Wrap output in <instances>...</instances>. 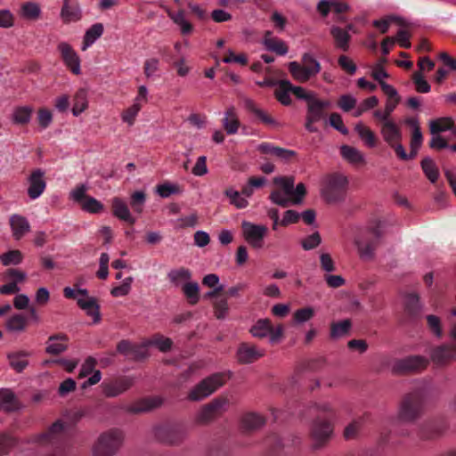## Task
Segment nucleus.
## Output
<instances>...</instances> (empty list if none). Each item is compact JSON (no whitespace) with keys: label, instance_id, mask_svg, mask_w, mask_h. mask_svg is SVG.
<instances>
[{"label":"nucleus","instance_id":"c85d7f7f","mask_svg":"<svg viewBox=\"0 0 456 456\" xmlns=\"http://www.w3.org/2000/svg\"><path fill=\"white\" fill-rule=\"evenodd\" d=\"M381 134L384 141L391 145L402 140V132L399 126L393 121H386L381 127Z\"/></svg>","mask_w":456,"mask_h":456},{"label":"nucleus","instance_id":"6ab92c4d","mask_svg":"<svg viewBox=\"0 0 456 456\" xmlns=\"http://www.w3.org/2000/svg\"><path fill=\"white\" fill-rule=\"evenodd\" d=\"M445 431V428L437 422L428 421L423 423L418 432V436L423 441H431L440 438Z\"/></svg>","mask_w":456,"mask_h":456},{"label":"nucleus","instance_id":"20e7f679","mask_svg":"<svg viewBox=\"0 0 456 456\" xmlns=\"http://www.w3.org/2000/svg\"><path fill=\"white\" fill-rule=\"evenodd\" d=\"M231 378V373L226 374L225 372H216L210 376L206 377L194 386L187 395V399L191 402L201 401L219 387H223L227 380Z\"/></svg>","mask_w":456,"mask_h":456},{"label":"nucleus","instance_id":"37998d69","mask_svg":"<svg viewBox=\"0 0 456 456\" xmlns=\"http://www.w3.org/2000/svg\"><path fill=\"white\" fill-rule=\"evenodd\" d=\"M172 20L180 27L183 35H189L193 31V26L185 19V13L180 9L176 13H168Z\"/></svg>","mask_w":456,"mask_h":456},{"label":"nucleus","instance_id":"a19ab883","mask_svg":"<svg viewBox=\"0 0 456 456\" xmlns=\"http://www.w3.org/2000/svg\"><path fill=\"white\" fill-rule=\"evenodd\" d=\"M354 130L367 146L373 148L377 145V137L370 127L366 126L362 122H359L355 125Z\"/></svg>","mask_w":456,"mask_h":456},{"label":"nucleus","instance_id":"a211bd4d","mask_svg":"<svg viewBox=\"0 0 456 456\" xmlns=\"http://www.w3.org/2000/svg\"><path fill=\"white\" fill-rule=\"evenodd\" d=\"M265 355V350L258 349L255 345L249 343L240 344L236 357L240 364H249Z\"/></svg>","mask_w":456,"mask_h":456},{"label":"nucleus","instance_id":"39448f33","mask_svg":"<svg viewBox=\"0 0 456 456\" xmlns=\"http://www.w3.org/2000/svg\"><path fill=\"white\" fill-rule=\"evenodd\" d=\"M124 439L122 430L110 428L99 436L94 444L93 453L94 456H113L123 445Z\"/></svg>","mask_w":456,"mask_h":456},{"label":"nucleus","instance_id":"c03bdc74","mask_svg":"<svg viewBox=\"0 0 456 456\" xmlns=\"http://www.w3.org/2000/svg\"><path fill=\"white\" fill-rule=\"evenodd\" d=\"M420 165L428 179L432 183H436L439 177V171L435 161L431 158L426 157L421 160Z\"/></svg>","mask_w":456,"mask_h":456},{"label":"nucleus","instance_id":"2eb2a0df","mask_svg":"<svg viewBox=\"0 0 456 456\" xmlns=\"http://www.w3.org/2000/svg\"><path fill=\"white\" fill-rule=\"evenodd\" d=\"M58 50L66 67L74 75H79L81 73L80 58L72 46L66 42H61L58 45Z\"/></svg>","mask_w":456,"mask_h":456},{"label":"nucleus","instance_id":"7ed1b4c3","mask_svg":"<svg viewBox=\"0 0 456 456\" xmlns=\"http://www.w3.org/2000/svg\"><path fill=\"white\" fill-rule=\"evenodd\" d=\"M348 179L341 173L324 175L321 182V196L328 204H338L346 200Z\"/></svg>","mask_w":456,"mask_h":456},{"label":"nucleus","instance_id":"13d9d810","mask_svg":"<svg viewBox=\"0 0 456 456\" xmlns=\"http://www.w3.org/2000/svg\"><path fill=\"white\" fill-rule=\"evenodd\" d=\"M411 79L416 86V91L421 94H427L430 92L431 86L428 82L424 78V76L421 71H415Z\"/></svg>","mask_w":456,"mask_h":456},{"label":"nucleus","instance_id":"f704fd0d","mask_svg":"<svg viewBox=\"0 0 456 456\" xmlns=\"http://www.w3.org/2000/svg\"><path fill=\"white\" fill-rule=\"evenodd\" d=\"M330 35L334 38L335 45L338 48L346 52L349 49V42L351 36L347 32L339 27L333 26L330 28Z\"/></svg>","mask_w":456,"mask_h":456},{"label":"nucleus","instance_id":"c756f323","mask_svg":"<svg viewBox=\"0 0 456 456\" xmlns=\"http://www.w3.org/2000/svg\"><path fill=\"white\" fill-rule=\"evenodd\" d=\"M244 105L248 111L254 114L264 124L274 126L279 125V123L274 118H273L265 110L258 108L253 100L246 99L244 102Z\"/></svg>","mask_w":456,"mask_h":456},{"label":"nucleus","instance_id":"423d86ee","mask_svg":"<svg viewBox=\"0 0 456 456\" xmlns=\"http://www.w3.org/2000/svg\"><path fill=\"white\" fill-rule=\"evenodd\" d=\"M429 365V359L419 354H411L395 359L391 366V372L395 376H406L421 373Z\"/></svg>","mask_w":456,"mask_h":456},{"label":"nucleus","instance_id":"6e6552de","mask_svg":"<svg viewBox=\"0 0 456 456\" xmlns=\"http://www.w3.org/2000/svg\"><path fill=\"white\" fill-rule=\"evenodd\" d=\"M368 235L373 236L371 240L359 239L355 240V245L358 248L360 256L365 257H372L376 248L380 244L382 238L385 235V225L379 221L376 220L369 225L365 232Z\"/></svg>","mask_w":456,"mask_h":456},{"label":"nucleus","instance_id":"69168bd1","mask_svg":"<svg viewBox=\"0 0 456 456\" xmlns=\"http://www.w3.org/2000/svg\"><path fill=\"white\" fill-rule=\"evenodd\" d=\"M322 242L321 235L318 232L307 236L301 241L302 248L305 250H311L317 248Z\"/></svg>","mask_w":456,"mask_h":456},{"label":"nucleus","instance_id":"864d4df0","mask_svg":"<svg viewBox=\"0 0 456 456\" xmlns=\"http://www.w3.org/2000/svg\"><path fill=\"white\" fill-rule=\"evenodd\" d=\"M406 123L413 127L410 146L420 148L423 137L418 119L409 118Z\"/></svg>","mask_w":456,"mask_h":456},{"label":"nucleus","instance_id":"338daca9","mask_svg":"<svg viewBox=\"0 0 456 456\" xmlns=\"http://www.w3.org/2000/svg\"><path fill=\"white\" fill-rule=\"evenodd\" d=\"M428 327L434 335L437 338H441L443 335L441 320L438 316L429 314L427 316Z\"/></svg>","mask_w":456,"mask_h":456},{"label":"nucleus","instance_id":"603ef678","mask_svg":"<svg viewBox=\"0 0 456 456\" xmlns=\"http://www.w3.org/2000/svg\"><path fill=\"white\" fill-rule=\"evenodd\" d=\"M87 108L86 92L84 89H79L74 96V105L72 113L77 116Z\"/></svg>","mask_w":456,"mask_h":456},{"label":"nucleus","instance_id":"f257e3e1","mask_svg":"<svg viewBox=\"0 0 456 456\" xmlns=\"http://www.w3.org/2000/svg\"><path fill=\"white\" fill-rule=\"evenodd\" d=\"M314 408L317 414L311 422L309 436L312 440L313 450L317 451L326 447L331 440L338 414L337 411L328 403H316Z\"/></svg>","mask_w":456,"mask_h":456},{"label":"nucleus","instance_id":"393cba45","mask_svg":"<svg viewBox=\"0 0 456 456\" xmlns=\"http://www.w3.org/2000/svg\"><path fill=\"white\" fill-rule=\"evenodd\" d=\"M263 45L266 50L273 52L278 55H285L289 51L287 44L284 41L274 37L273 36V32L270 30L265 32Z\"/></svg>","mask_w":456,"mask_h":456},{"label":"nucleus","instance_id":"4c0bfd02","mask_svg":"<svg viewBox=\"0 0 456 456\" xmlns=\"http://www.w3.org/2000/svg\"><path fill=\"white\" fill-rule=\"evenodd\" d=\"M34 111L31 106H19L16 107L12 112V119L16 125H27L31 118Z\"/></svg>","mask_w":456,"mask_h":456},{"label":"nucleus","instance_id":"774afa93","mask_svg":"<svg viewBox=\"0 0 456 456\" xmlns=\"http://www.w3.org/2000/svg\"><path fill=\"white\" fill-rule=\"evenodd\" d=\"M224 194L230 198L231 203L236 206L238 208H246L248 204V200L240 196V193L237 191L230 188L225 190Z\"/></svg>","mask_w":456,"mask_h":456},{"label":"nucleus","instance_id":"8fccbe9b","mask_svg":"<svg viewBox=\"0 0 456 456\" xmlns=\"http://www.w3.org/2000/svg\"><path fill=\"white\" fill-rule=\"evenodd\" d=\"M18 444V440L16 437L11 436L7 433L0 434V456H5L10 453V452L16 447Z\"/></svg>","mask_w":456,"mask_h":456},{"label":"nucleus","instance_id":"c9c22d12","mask_svg":"<svg viewBox=\"0 0 456 456\" xmlns=\"http://www.w3.org/2000/svg\"><path fill=\"white\" fill-rule=\"evenodd\" d=\"M279 88L275 90V98L284 106L291 104V98L289 94L291 92V83L289 80L283 79L278 81Z\"/></svg>","mask_w":456,"mask_h":456},{"label":"nucleus","instance_id":"b1692460","mask_svg":"<svg viewBox=\"0 0 456 456\" xmlns=\"http://www.w3.org/2000/svg\"><path fill=\"white\" fill-rule=\"evenodd\" d=\"M0 408L5 412H13L21 408L15 394L8 388L0 389Z\"/></svg>","mask_w":456,"mask_h":456},{"label":"nucleus","instance_id":"0e129e2a","mask_svg":"<svg viewBox=\"0 0 456 456\" xmlns=\"http://www.w3.org/2000/svg\"><path fill=\"white\" fill-rule=\"evenodd\" d=\"M291 93H293V94L297 99L305 100L306 102V105L316 98V94L314 93L307 92L304 87L295 86L292 84H291Z\"/></svg>","mask_w":456,"mask_h":456},{"label":"nucleus","instance_id":"7c9ffc66","mask_svg":"<svg viewBox=\"0 0 456 456\" xmlns=\"http://www.w3.org/2000/svg\"><path fill=\"white\" fill-rule=\"evenodd\" d=\"M77 305L86 312V314L93 317L94 323H98L101 321L100 305L96 298L88 297L87 300L78 298Z\"/></svg>","mask_w":456,"mask_h":456},{"label":"nucleus","instance_id":"5701e85b","mask_svg":"<svg viewBox=\"0 0 456 456\" xmlns=\"http://www.w3.org/2000/svg\"><path fill=\"white\" fill-rule=\"evenodd\" d=\"M265 424V418L255 412H248L244 414L240 419V428L243 432H253L256 431Z\"/></svg>","mask_w":456,"mask_h":456},{"label":"nucleus","instance_id":"aec40b11","mask_svg":"<svg viewBox=\"0 0 456 456\" xmlns=\"http://www.w3.org/2000/svg\"><path fill=\"white\" fill-rule=\"evenodd\" d=\"M69 337L62 332L53 334L48 338L45 353L51 355H59L68 349Z\"/></svg>","mask_w":456,"mask_h":456},{"label":"nucleus","instance_id":"a18cd8bd","mask_svg":"<svg viewBox=\"0 0 456 456\" xmlns=\"http://www.w3.org/2000/svg\"><path fill=\"white\" fill-rule=\"evenodd\" d=\"M182 291L190 305H194L200 301V287L197 282L190 281L183 284Z\"/></svg>","mask_w":456,"mask_h":456},{"label":"nucleus","instance_id":"2f4dec72","mask_svg":"<svg viewBox=\"0 0 456 456\" xmlns=\"http://www.w3.org/2000/svg\"><path fill=\"white\" fill-rule=\"evenodd\" d=\"M240 126L236 110L233 106L229 107L223 119V126L228 134H236Z\"/></svg>","mask_w":456,"mask_h":456},{"label":"nucleus","instance_id":"e433bc0d","mask_svg":"<svg viewBox=\"0 0 456 456\" xmlns=\"http://www.w3.org/2000/svg\"><path fill=\"white\" fill-rule=\"evenodd\" d=\"M270 331H272V322L268 318L259 319L249 330L251 335L258 338H266Z\"/></svg>","mask_w":456,"mask_h":456},{"label":"nucleus","instance_id":"a878e982","mask_svg":"<svg viewBox=\"0 0 456 456\" xmlns=\"http://www.w3.org/2000/svg\"><path fill=\"white\" fill-rule=\"evenodd\" d=\"M30 355L31 354L29 352L20 350L8 353L7 359L11 368L16 372L21 373L28 366V361L27 360V357Z\"/></svg>","mask_w":456,"mask_h":456},{"label":"nucleus","instance_id":"09e8293b","mask_svg":"<svg viewBox=\"0 0 456 456\" xmlns=\"http://www.w3.org/2000/svg\"><path fill=\"white\" fill-rule=\"evenodd\" d=\"M64 429V425L61 420H56L54 423L51 425V427L47 429L46 432L42 433L38 436V441H48L52 442L53 439L57 437V436L61 435Z\"/></svg>","mask_w":456,"mask_h":456},{"label":"nucleus","instance_id":"58836bf2","mask_svg":"<svg viewBox=\"0 0 456 456\" xmlns=\"http://www.w3.org/2000/svg\"><path fill=\"white\" fill-rule=\"evenodd\" d=\"M453 119L451 117H444L433 119L429 122V130L432 134H437L447 130L453 129Z\"/></svg>","mask_w":456,"mask_h":456},{"label":"nucleus","instance_id":"e2e57ef3","mask_svg":"<svg viewBox=\"0 0 456 456\" xmlns=\"http://www.w3.org/2000/svg\"><path fill=\"white\" fill-rule=\"evenodd\" d=\"M147 346H156L161 352H168L173 345V341L168 338H163L162 336H156L151 341L146 342Z\"/></svg>","mask_w":456,"mask_h":456},{"label":"nucleus","instance_id":"1a4fd4ad","mask_svg":"<svg viewBox=\"0 0 456 456\" xmlns=\"http://www.w3.org/2000/svg\"><path fill=\"white\" fill-rule=\"evenodd\" d=\"M229 400L224 396H218L208 403L204 404L194 417V422L200 426H206L219 417L226 411Z\"/></svg>","mask_w":456,"mask_h":456},{"label":"nucleus","instance_id":"680f3d73","mask_svg":"<svg viewBox=\"0 0 456 456\" xmlns=\"http://www.w3.org/2000/svg\"><path fill=\"white\" fill-rule=\"evenodd\" d=\"M314 315V310L311 306L299 308L293 314V320L297 323H303L311 320Z\"/></svg>","mask_w":456,"mask_h":456},{"label":"nucleus","instance_id":"f3484780","mask_svg":"<svg viewBox=\"0 0 456 456\" xmlns=\"http://www.w3.org/2000/svg\"><path fill=\"white\" fill-rule=\"evenodd\" d=\"M45 172L41 168L34 169L28 177V195L31 200L38 198L46 187Z\"/></svg>","mask_w":456,"mask_h":456},{"label":"nucleus","instance_id":"ddd939ff","mask_svg":"<svg viewBox=\"0 0 456 456\" xmlns=\"http://www.w3.org/2000/svg\"><path fill=\"white\" fill-rule=\"evenodd\" d=\"M147 344H133L127 339H122L117 344V352L130 360L140 362L148 357Z\"/></svg>","mask_w":456,"mask_h":456},{"label":"nucleus","instance_id":"dca6fc26","mask_svg":"<svg viewBox=\"0 0 456 456\" xmlns=\"http://www.w3.org/2000/svg\"><path fill=\"white\" fill-rule=\"evenodd\" d=\"M133 384L132 378L120 377L110 382H103L101 387L105 396L115 397L128 390Z\"/></svg>","mask_w":456,"mask_h":456},{"label":"nucleus","instance_id":"de8ad7c7","mask_svg":"<svg viewBox=\"0 0 456 456\" xmlns=\"http://www.w3.org/2000/svg\"><path fill=\"white\" fill-rule=\"evenodd\" d=\"M405 311L411 316H417L421 311L419 296L417 293H409L406 295L404 304Z\"/></svg>","mask_w":456,"mask_h":456},{"label":"nucleus","instance_id":"6e6d98bb","mask_svg":"<svg viewBox=\"0 0 456 456\" xmlns=\"http://www.w3.org/2000/svg\"><path fill=\"white\" fill-rule=\"evenodd\" d=\"M273 183L275 185L281 186L285 194L289 196L293 194L295 183L294 176H277L273 178Z\"/></svg>","mask_w":456,"mask_h":456},{"label":"nucleus","instance_id":"4be33fe9","mask_svg":"<svg viewBox=\"0 0 456 456\" xmlns=\"http://www.w3.org/2000/svg\"><path fill=\"white\" fill-rule=\"evenodd\" d=\"M112 214L118 219L134 224L135 219L132 216L126 203L120 198L115 197L111 201Z\"/></svg>","mask_w":456,"mask_h":456},{"label":"nucleus","instance_id":"9d476101","mask_svg":"<svg viewBox=\"0 0 456 456\" xmlns=\"http://www.w3.org/2000/svg\"><path fill=\"white\" fill-rule=\"evenodd\" d=\"M330 106L331 103L329 100H321L317 97L308 103L306 105L305 128L310 133L318 132V128L314 124L326 118V110Z\"/></svg>","mask_w":456,"mask_h":456},{"label":"nucleus","instance_id":"5fc2aeb1","mask_svg":"<svg viewBox=\"0 0 456 456\" xmlns=\"http://www.w3.org/2000/svg\"><path fill=\"white\" fill-rule=\"evenodd\" d=\"M214 314L216 319L223 320L224 319L229 312L228 301L227 298L223 297L220 298H216L213 302Z\"/></svg>","mask_w":456,"mask_h":456},{"label":"nucleus","instance_id":"412c9836","mask_svg":"<svg viewBox=\"0 0 456 456\" xmlns=\"http://www.w3.org/2000/svg\"><path fill=\"white\" fill-rule=\"evenodd\" d=\"M61 17L64 23L77 21L82 18L79 4L74 0H63Z\"/></svg>","mask_w":456,"mask_h":456},{"label":"nucleus","instance_id":"ea45409f","mask_svg":"<svg viewBox=\"0 0 456 456\" xmlns=\"http://www.w3.org/2000/svg\"><path fill=\"white\" fill-rule=\"evenodd\" d=\"M104 28L102 23H95L90 27L85 33L82 50L85 51L88 46L94 43L103 33Z\"/></svg>","mask_w":456,"mask_h":456},{"label":"nucleus","instance_id":"3c124183","mask_svg":"<svg viewBox=\"0 0 456 456\" xmlns=\"http://www.w3.org/2000/svg\"><path fill=\"white\" fill-rule=\"evenodd\" d=\"M23 260V254L19 249L9 250L0 255V261L5 266L11 265H19Z\"/></svg>","mask_w":456,"mask_h":456},{"label":"nucleus","instance_id":"72a5a7b5","mask_svg":"<svg viewBox=\"0 0 456 456\" xmlns=\"http://www.w3.org/2000/svg\"><path fill=\"white\" fill-rule=\"evenodd\" d=\"M341 156L350 164L364 165L365 159L363 154L356 148L349 145H342L340 147Z\"/></svg>","mask_w":456,"mask_h":456},{"label":"nucleus","instance_id":"9b49d317","mask_svg":"<svg viewBox=\"0 0 456 456\" xmlns=\"http://www.w3.org/2000/svg\"><path fill=\"white\" fill-rule=\"evenodd\" d=\"M428 359L438 368L449 366L456 361V345L443 344L433 347Z\"/></svg>","mask_w":456,"mask_h":456},{"label":"nucleus","instance_id":"79ce46f5","mask_svg":"<svg viewBox=\"0 0 456 456\" xmlns=\"http://www.w3.org/2000/svg\"><path fill=\"white\" fill-rule=\"evenodd\" d=\"M28 320L20 314L11 316L5 322V328L10 332H22L26 330Z\"/></svg>","mask_w":456,"mask_h":456},{"label":"nucleus","instance_id":"cd10ccee","mask_svg":"<svg viewBox=\"0 0 456 456\" xmlns=\"http://www.w3.org/2000/svg\"><path fill=\"white\" fill-rule=\"evenodd\" d=\"M162 403V400L157 397L153 398H143L142 400L137 401L133 405H131L127 411L133 414H139L142 412L150 411L153 409L158 408Z\"/></svg>","mask_w":456,"mask_h":456},{"label":"nucleus","instance_id":"4d7b16f0","mask_svg":"<svg viewBox=\"0 0 456 456\" xmlns=\"http://www.w3.org/2000/svg\"><path fill=\"white\" fill-rule=\"evenodd\" d=\"M145 201L146 194L143 191H137L131 195L130 206L134 212L141 214L143 211Z\"/></svg>","mask_w":456,"mask_h":456},{"label":"nucleus","instance_id":"bb28decb","mask_svg":"<svg viewBox=\"0 0 456 456\" xmlns=\"http://www.w3.org/2000/svg\"><path fill=\"white\" fill-rule=\"evenodd\" d=\"M10 226L12 231V236L16 240H20L30 231L29 223L26 217L20 215H12L10 217Z\"/></svg>","mask_w":456,"mask_h":456},{"label":"nucleus","instance_id":"052dcab7","mask_svg":"<svg viewBox=\"0 0 456 456\" xmlns=\"http://www.w3.org/2000/svg\"><path fill=\"white\" fill-rule=\"evenodd\" d=\"M156 191L161 198H167L172 194H179L182 191L180 186L177 184L165 183L159 184L156 188Z\"/></svg>","mask_w":456,"mask_h":456},{"label":"nucleus","instance_id":"4468645a","mask_svg":"<svg viewBox=\"0 0 456 456\" xmlns=\"http://www.w3.org/2000/svg\"><path fill=\"white\" fill-rule=\"evenodd\" d=\"M155 438L166 445H179L186 437L185 432L169 427H157L154 429Z\"/></svg>","mask_w":456,"mask_h":456},{"label":"nucleus","instance_id":"f03ea898","mask_svg":"<svg viewBox=\"0 0 456 456\" xmlns=\"http://www.w3.org/2000/svg\"><path fill=\"white\" fill-rule=\"evenodd\" d=\"M425 393L421 389H415L405 394L399 404L398 419L404 423H415L424 414Z\"/></svg>","mask_w":456,"mask_h":456},{"label":"nucleus","instance_id":"473e14b6","mask_svg":"<svg viewBox=\"0 0 456 456\" xmlns=\"http://www.w3.org/2000/svg\"><path fill=\"white\" fill-rule=\"evenodd\" d=\"M352 329V322L350 319H345L340 322H333L330 323V338L332 340L349 335Z\"/></svg>","mask_w":456,"mask_h":456},{"label":"nucleus","instance_id":"0eeeda50","mask_svg":"<svg viewBox=\"0 0 456 456\" xmlns=\"http://www.w3.org/2000/svg\"><path fill=\"white\" fill-rule=\"evenodd\" d=\"M289 71L296 81L305 83L321 71V65L311 53H305L302 56V65L291 61L289 63Z\"/></svg>","mask_w":456,"mask_h":456},{"label":"nucleus","instance_id":"bf43d9fd","mask_svg":"<svg viewBox=\"0 0 456 456\" xmlns=\"http://www.w3.org/2000/svg\"><path fill=\"white\" fill-rule=\"evenodd\" d=\"M80 206L84 211L92 214H98L104 208L103 205L99 200L91 196L86 197V200H84Z\"/></svg>","mask_w":456,"mask_h":456},{"label":"nucleus","instance_id":"f8f14e48","mask_svg":"<svg viewBox=\"0 0 456 456\" xmlns=\"http://www.w3.org/2000/svg\"><path fill=\"white\" fill-rule=\"evenodd\" d=\"M242 236L244 240L256 249L262 248L264 239L268 232V228L263 224H255L249 222L241 224Z\"/></svg>","mask_w":456,"mask_h":456},{"label":"nucleus","instance_id":"49530a36","mask_svg":"<svg viewBox=\"0 0 456 456\" xmlns=\"http://www.w3.org/2000/svg\"><path fill=\"white\" fill-rule=\"evenodd\" d=\"M41 15V9L38 4L35 2H27L21 5L20 16L24 19L36 20Z\"/></svg>","mask_w":456,"mask_h":456}]
</instances>
